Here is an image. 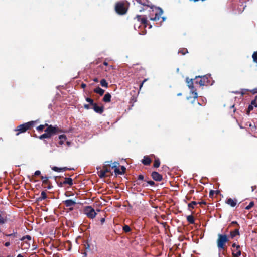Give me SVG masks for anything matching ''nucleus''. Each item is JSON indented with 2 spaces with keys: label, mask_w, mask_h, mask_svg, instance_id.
<instances>
[{
  "label": "nucleus",
  "mask_w": 257,
  "mask_h": 257,
  "mask_svg": "<svg viewBox=\"0 0 257 257\" xmlns=\"http://www.w3.org/2000/svg\"><path fill=\"white\" fill-rule=\"evenodd\" d=\"M138 180L145 181L144 176L142 174L139 175L138 177Z\"/></svg>",
  "instance_id": "nucleus-48"
},
{
  "label": "nucleus",
  "mask_w": 257,
  "mask_h": 257,
  "mask_svg": "<svg viewBox=\"0 0 257 257\" xmlns=\"http://www.w3.org/2000/svg\"><path fill=\"white\" fill-rule=\"evenodd\" d=\"M246 91H248V90H247V89L242 90L241 92H240L241 95L243 96L246 93Z\"/></svg>",
  "instance_id": "nucleus-49"
},
{
  "label": "nucleus",
  "mask_w": 257,
  "mask_h": 257,
  "mask_svg": "<svg viewBox=\"0 0 257 257\" xmlns=\"http://www.w3.org/2000/svg\"><path fill=\"white\" fill-rule=\"evenodd\" d=\"M63 183L65 184H68L69 186H72L73 185V180L71 178H65Z\"/></svg>",
  "instance_id": "nucleus-23"
},
{
  "label": "nucleus",
  "mask_w": 257,
  "mask_h": 257,
  "mask_svg": "<svg viewBox=\"0 0 257 257\" xmlns=\"http://www.w3.org/2000/svg\"><path fill=\"white\" fill-rule=\"evenodd\" d=\"M93 91L95 93L99 94L100 96L103 95L104 93V90L99 87H96Z\"/></svg>",
  "instance_id": "nucleus-22"
},
{
  "label": "nucleus",
  "mask_w": 257,
  "mask_h": 257,
  "mask_svg": "<svg viewBox=\"0 0 257 257\" xmlns=\"http://www.w3.org/2000/svg\"><path fill=\"white\" fill-rule=\"evenodd\" d=\"M254 202L251 201L249 203V205L245 207V209L246 210H249L254 206Z\"/></svg>",
  "instance_id": "nucleus-39"
},
{
  "label": "nucleus",
  "mask_w": 257,
  "mask_h": 257,
  "mask_svg": "<svg viewBox=\"0 0 257 257\" xmlns=\"http://www.w3.org/2000/svg\"><path fill=\"white\" fill-rule=\"evenodd\" d=\"M112 168L114 169V172L116 174L121 175L123 174V172H121L116 165H112Z\"/></svg>",
  "instance_id": "nucleus-26"
},
{
  "label": "nucleus",
  "mask_w": 257,
  "mask_h": 257,
  "mask_svg": "<svg viewBox=\"0 0 257 257\" xmlns=\"http://www.w3.org/2000/svg\"><path fill=\"white\" fill-rule=\"evenodd\" d=\"M84 212L87 217L90 218H94L96 215V213L95 212V210L90 206H87L85 208Z\"/></svg>",
  "instance_id": "nucleus-7"
},
{
  "label": "nucleus",
  "mask_w": 257,
  "mask_h": 257,
  "mask_svg": "<svg viewBox=\"0 0 257 257\" xmlns=\"http://www.w3.org/2000/svg\"><path fill=\"white\" fill-rule=\"evenodd\" d=\"M59 139H60L59 142V144L62 145L64 144V142L66 140L67 138L65 135H61L59 136Z\"/></svg>",
  "instance_id": "nucleus-24"
},
{
  "label": "nucleus",
  "mask_w": 257,
  "mask_h": 257,
  "mask_svg": "<svg viewBox=\"0 0 257 257\" xmlns=\"http://www.w3.org/2000/svg\"><path fill=\"white\" fill-rule=\"evenodd\" d=\"M235 226L236 227H239L240 228V225L237 222V221H232L229 225V227H231L232 226Z\"/></svg>",
  "instance_id": "nucleus-37"
},
{
  "label": "nucleus",
  "mask_w": 257,
  "mask_h": 257,
  "mask_svg": "<svg viewBox=\"0 0 257 257\" xmlns=\"http://www.w3.org/2000/svg\"><path fill=\"white\" fill-rule=\"evenodd\" d=\"M239 228V227H236L234 230L230 232V236L231 238H234L237 235H240Z\"/></svg>",
  "instance_id": "nucleus-18"
},
{
  "label": "nucleus",
  "mask_w": 257,
  "mask_h": 257,
  "mask_svg": "<svg viewBox=\"0 0 257 257\" xmlns=\"http://www.w3.org/2000/svg\"><path fill=\"white\" fill-rule=\"evenodd\" d=\"M45 132H49V133L52 137L54 135H56L59 133L62 132V131L59 129L58 126L48 124L47 127L45 130Z\"/></svg>",
  "instance_id": "nucleus-6"
},
{
  "label": "nucleus",
  "mask_w": 257,
  "mask_h": 257,
  "mask_svg": "<svg viewBox=\"0 0 257 257\" xmlns=\"http://www.w3.org/2000/svg\"><path fill=\"white\" fill-rule=\"evenodd\" d=\"M85 248L86 250H90V245L88 242H86L84 244Z\"/></svg>",
  "instance_id": "nucleus-47"
},
{
  "label": "nucleus",
  "mask_w": 257,
  "mask_h": 257,
  "mask_svg": "<svg viewBox=\"0 0 257 257\" xmlns=\"http://www.w3.org/2000/svg\"><path fill=\"white\" fill-rule=\"evenodd\" d=\"M160 161L159 158H156L155 159L154 164H153V167L154 168H158L160 166Z\"/></svg>",
  "instance_id": "nucleus-28"
},
{
  "label": "nucleus",
  "mask_w": 257,
  "mask_h": 257,
  "mask_svg": "<svg viewBox=\"0 0 257 257\" xmlns=\"http://www.w3.org/2000/svg\"><path fill=\"white\" fill-rule=\"evenodd\" d=\"M10 242H9V241L6 242L5 243V244H4V245H5L6 247H8V246H10Z\"/></svg>",
  "instance_id": "nucleus-54"
},
{
  "label": "nucleus",
  "mask_w": 257,
  "mask_h": 257,
  "mask_svg": "<svg viewBox=\"0 0 257 257\" xmlns=\"http://www.w3.org/2000/svg\"><path fill=\"white\" fill-rule=\"evenodd\" d=\"M86 101L87 102H89V104L92 106H93L94 105V104L95 103H94L93 100L89 97L86 98Z\"/></svg>",
  "instance_id": "nucleus-38"
},
{
  "label": "nucleus",
  "mask_w": 257,
  "mask_h": 257,
  "mask_svg": "<svg viewBox=\"0 0 257 257\" xmlns=\"http://www.w3.org/2000/svg\"><path fill=\"white\" fill-rule=\"evenodd\" d=\"M226 203L229 205L230 206L233 207L236 206L237 201L236 199H232L231 198H228L226 201Z\"/></svg>",
  "instance_id": "nucleus-19"
},
{
  "label": "nucleus",
  "mask_w": 257,
  "mask_h": 257,
  "mask_svg": "<svg viewBox=\"0 0 257 257\" xmlns=\"http://www.w3.org/2000/svg\"><path fill=\"white\" fill-rule=\"evenodd\" d=\"M94 111L99 114H102L104 111V107L103 106H98L97 103L94 104L92 106V108Z\"/></svg>",
  "instance_id": "nucleus-12"
},
{
  "label": "nucleus",
  "mask_w": 257,
  "mask_h": 257,
  "mask_svg": "<svg viewBox=\"0 0 257 257\" xmlns=\"http://www.w3.org/2000/svg\"><path fill=\"white\" fill-rule=\"evenodd\" d=\"M39 138L41 140H43L45 138H49V136L44 133V134L41 135V136H40L39 137Z\"/></svg>",
  "instance_id": "nucleus-43"
},
{
  "label": "nucleus",
  "mask_w": 257,
  "mask_h": 257,
  "mask_svg": "<svg viewBox=\"0 0 257 257\" xmlns=\"http://www.w3.org/2000/svg\"><path fill=\"white\" fill-rule=\"evenodd\" d=\"M146 81H147V79H145L143 81V82H142V83H141V84H140V88L142 87V86H143V85L144 83L145 82H146Z\"/></svg>",
  "instance_id": "nucleus-56"
},
{
  "label": "nucleus",
  "mask_w": 257,
  "mask_h": 257,
  "mask_svg": "<svg viewBox=\"0 0 257 257\" xmlns=\"http://www.w3.org/2000/svg\"><path fill=\"white\" fill-rule=\"evenodd\" d=\"M111 95L110 93H107L104 95V97L103 98V101L105 103L110 102L111 101Z\"/></svg>",
  "instance_id": "nucleus-20"
},
{
  "label": "nucleus",
  "mask_w": 257,
  "mask_h": 257,
  "mask_svg": "<svg viewBox=\"0 0 257 257\" xmlns=\"http://www.w3.org/2000/svg\"><path fill=\"white\" fill-rule=\"evenodd\" d=\"M229 241V237L226 234H218V238L216 240L217 247L219 250L225 251L227 249L226 243Z\"/></svg>",
  "instance_id": "nucleus-2"
},
{
  "label": "nucleus",
  "mask_w": 257,
  "mask_h": 257,
  "mask_svg": "<svg viewBox=\"0 0 257 257\" xmlns=\"http://www.w3.org/2000/svg\"><path fill=\"white\" fill-rule=\"evenodd\" d=\"M74 170V169H72V168H68L66 167H62L61 168V170H62V172H64V171H65L66 170Z\"/></svg>",
  "instance_id": "nucleus-46"
},
{
  "label": "nucleus",
  "mask_w": 257,
  "mask_h": 257,
  "mask_svg": "<svg viewBox=\"0 0 257 257\" xmlns=\"http://www.w3.org/2000/svg\"><path fill=\"white\" fill-rule=\"evenodd\" d=\"M240 245H238L236 248L232 250V254L233 257H239L241 255V251L240 250Z\"/></svg>",
  "instance_id": "nucleus-15"
},
{
  "label": "nucleus",
  "mask_w": 257,
  "mask_h": 257,
  "mask_svg": "<svg viewBox=\"0 0 257 257\" xmlns=\"http://www.w3.org/2000/svg\"><path fill=\"white\" fill-rule=\"evenodd\" d=\"M81 87L82 88H85L86 87V85L84 83H82L81 85Z\"/></svg>",
  "instance_id": "nucleus-57"
},
{
  "label": "nucleus",
  "mask_w": 257,
  "mask_h": 257,
  "mask_svg": "<svg viewBox=\"0 0 257 257\" xmlns=\"http://www.w3.org/2000/svg\"><path fill=\"white\" fill-rule=\"evenodd\" d=\"M63 185H65V184H63V182H60L59 184V186L60 187H63Z\"/></svg>",
  "instance_id": "nucleus-62"
},
{
  "label": "nucleus",
  "mask_w": 257,
  "mask_h": 257,
  "mask_svg": "<svg viewBox=\"0 0 257 257\" xmlns=\"http://www.w3.org/2000/svg\"><path fill=\"white\" fill-rule=\"evenodd\" d=\"M48 126V124L45 123L44 125L43 124L40 125L39 126L37 127L36 129L38 132H42L43 130V129L44 128V127L45 126Z\"/></svg>",
  "instance_id": "nucleus-32"
},
{
  "label": "nucleus",
  "mask_w": 257,
  "mask_h": 257,
  "mask_svg": "<svg viewBox=\"0 0 257 257\" xmlns=\"http://www.w3.org/2000/svg\"><path fill=\"white\" fill-rule=\"evenodd\" d=\"M114 9L117 14L124 15L128 11V3L126 1H118L115 3Z\"/></svg>",
  "instance_id": "nucleus-1"
},
{
  "label": "nucleus",
  "mask_w": 257,
  "mask_h": 257,
  "mask_svg": "<svg viewBox=\"0 0 257 257\" xmlns=\"http://www.w3.org/2000/svg\"><path fill=\"white\" fill-rule=\"evenodd\" d=\"M98 176L100 178H105L106 177L110 176L109 175L106 174L103 170L101 169L98 173Z\"/></svg>",
  "instance_id": "nucleus-25"
},
{
  "label": "nucleus",
  "mask_w": 257,
  "mask_h": 257,
  "mask_svg": "<svg viewBox=\"0 0 257 257\" xmlns=\"http://www.w3.org/2000/svg\"><path fill=\"white\" fill-rule=\"evenodd\" d=\"M41 179L42 180V184L43 185H47V186H45L44 187L48 189H51L52 188V185L51 184V182L49 180V177L47 176H41Z\"/></svg>",
  "instance_id": "nucleus-8"
},
{
  "label": "nucleus",
  "mask_w": 257,
  "mask_h": 257,
  "mask_svg": "<svg viewBox=\"0 0 257 257\" xmlns=\"http://www.w3.org/2000/svg\"><path fill=\"white\" fill-rule=\"evenodd\" d=\"M253 109V106L251 104H250L249 106H248V109H247V114H249L250 112Z\"/></svg>",
  "instance_id": "nucleus-42"
},
{
  "label": "nucleus",
  "mask_w": 257,
  "mask_h": 257,
  "mask_svg": "<svg viewBox=\"0 0 257 257\" xmlns=\"http://www.w3.org/2000/svg\"><path fill=\"white\" fill-rule=\"evenodd\" d=\"M188 52V50L185 48H181L179 49L178 51V53H181L183 55L186 54Z\"/></svg>",
  "instance_id": "nucleus-31"
},
{
  "label": "nucleus",
  "mask_w": 257,
  "mask_h": 257,
  "mask_svg": "<svg viewBox=\"0 0 257 257\" xmlns=\"http://www.w3.org/2000/svg\"><path fill=\"white\" fill-rule=\"evenodd\" d=\"M186 82L187 84V86L188 88L190 89L191 91L192 92L193 96V97L194 98H197L198 97V94L196 92V90L195 89L194 86H193V79H189V78H186Z\"/></svg>",
  "instance_id": "nucleus-5"
},
{
  "label": "nucleus",
  "mask_w": 257,
  "mask_h": 257,
  "mask_svg": "<svg viewBox=\"0 0 257 257\" xmlns=\"http://www.w3.org/2000/svg\"><path fill=\"white\" fill-rule=\"evenodd\" d=\"M237 246V245L236 244V243H233L232 244V247H233V248H235V247H236V246Z\"/></svg>",
  "instance_id": "nucleus-61"
},
{
  "label": "nucleus",
  "mask_w": 257,
  "mask_h": 257,
  "mask_svg": "<svg viewBox=\"0 0 257 257\" xmlns=\"http://www.w3.org/2000/svg\"><path fill=\"white\" fill-rule=\"evenodd\" d=\"M214 193H215V191L210 190V191L209 192V197H212Z\"/></svg>",
  "instance_id": "nucleus-50"
},
{
  "label": "nucleus",
  "mask_w": 257,
  "mask_h": 257,
  "mask_svg": "<svg viewBox=\"0 0 257 257\" xmlns=\"http://www.w3.org/2000/svg\"><path fill=\"white\" fill-rule=\"evenodd\" d=\"M121 172H123V174H124V173H125V170H126V169H125V167H124V166H122L121 167Z\"/></svg>",
  "instance_id": "nucleus-52"
},
{
  "label": "nucleus",
  "mask_w": 257,
  "mask_h": 257,
  "mask_svg": "<svg viewBox=\"0 0 257 257\" xmlns=\"http://www.w3.org/2000/svg\"><path fill=\"white\" fill-rule=\"evenodd\" d=\"M107 164L104 165L103 166L102 170L107 174V173H110V175H112V173H111V170L113 169L112 168V166L110 164H109V162H106Z\"/></svg>",
  "instance_id": "nucleus-11"
},
{
  "label": "nucleus",
  "mask_w": 257,
  "mask_h": 257,
  "mask_svg": "<svg viewBox=\"0 0 257 257\" xmlns=\"http://www.w3.org/2000/svg\"><path fill=\"white\" fill-rule=\"evenodd\" d=\"M137 2L143 6H149V1L146 0H137Z\"/></svg>",
  "instance_id": "nucleus-30"
},
{
  "label": "nucleus",
  "mask_w": 257,
  "mask_h": 257,
  "mask_svg": "<svg viewBox=\"0 0 257 257\" xmlns=\"http://www.w3.org/2000/svg\"><path fill=\"white\" fill-rule=\"evenodd\" d=\"M7 221L6 213L4 211H0V225L5 224Z\"/></svg>",
  "instance_id": "nucleus-14"
},
{
  "label": "nucleus",
  "mask_w": 257,
  "mask_h": 257,
  "mask_svg": "<svg viewBox=\"0 0 257 257\" xmlns=\"http://www.w3.org/2000/svg\"><path fill=\"white\" fill-rule=\"evenodd\" d=\"M66 207H72L75 205L76 203L71 199H68L63 201Z\"/></svg>",
  "instance_id": "nucleus-17"
},
{
  "label": "nucleus",
  "mask_w": 257,
  "mask_h": 257,
  "mask_svg": "<svg viewBox=\"0 0 257 257\" xmlns=\"http://www.w3.org/2000/svg\"><path fill=\"white\" fill-rule=\"evenodd\" d=\"M197 204H198V203L196 202V201H192L191 202L189 203L188 204V207L189 209H190V208L193 209V208H194V206L197 205Z\"/></svg>",
  "instance_id": "nucleus-34"
},
{
  "label": "nucleus",
  "mask_w": 257,
  "mask_h": 257,
  "mask_svg": "<svg viewBox=\"0 0 257 257\" xmlns=\"http://www.w3.org/2000/svg\"><path fill=\"white\" fill-rule=\"evenodd\" d=\"M47 198V194L45 191H43L41 193V196L37 198L38 201H41L43 200L46 199Z\"/></svg>",
  "instance_id": "nucleus-21"
},
{
  "label": "nucleus",
  "mask_w": 257,
  "mask_h": 257,
  "mask_svg": "<svg viewBox=\"0 0 257 257\" xmlns=\"http://www.w3.org/2000/svg\"><path fill=\"white\" fill-rule=\"evenodd\" d=\"M187 221L191 224H194V218L193 216L192 215H189L187 217Z\"/></svg>",
  "instance_id": "nucleus-27"
},
{
  "label": "nucleus",
  "mask_w": 257,
  "mask_h": 257,
  "mask_svg": "<svg viewBox=\"0 0 257 257\" xmlns=\"http://www.w3.org/2000/svg\"><path fill=\"white\" fill-rule=\"evenodd\" d=\"M198 204H204L205 205L206 204V202L205 201H202V202H197Z\"/></svg>",
  "instance_id": "nucleus-60"
},
{
  "label": "nucleus",
  "mask_w": 257,
  "mask_h": 257,
  "mask_svg": "<svg viewBox=\"0 0 257 257\" xmlns=\"http://www.w3.org/2000/svg\"><path fill=\"white\" fill-rule=\"evenodd\" d=\"M36 122V121H31L17 126L14 130L17 132L16 135L19 136L20 134L24 133L27 131L30 130L33 127Z\"/></svg>",
  "instance_id": "nucleus-3"
},
{
  "label": "nucleus",
  "mask_w": 257,
  "mask_h": 257,
  "mask_svg": "<svg viewBox=\"0 0 257 257\" xmlns=\"http://www.w3.org/2000/svg\"><path fill=\"white\" fill-rule=\"evenodd\" d=\"M135 19H137V21L140 22L141 24H144L145 27H147L148 21L146 17H141L140 15H137Z\"/></svg>",
  "instance_id": "nucleus-16"
},
{
  "label": "nucleus",
  "mask_w": 257,
  "mask_h": 257,
  "mask_svg": "<svg viewBox=\"0 0 257 257\" xmlns=\"http://www.w3.org/2000/svg\"><path fill=\"white\" fill-rule=\"evenodd\" d=\"M151 177L153 180L156 181H161L163 180L162 175L156 171H153L152 172Z\"/></svg>",
  "instance_id": "nucleus-10"
},
{
  "label": "nucleus",
  "mask_w": 257,
  "mask_h": 257,
  "mask_svg": "<svg viewBox=\"0 0 257 257\" xmlns=\"http://www.w3.org/2000/svg\"><path fill=\"white\" fill-rule=\"evenodd\" d=\"M251 92H252L253 94L257 93V88H255L251 91H250Z\"/></svg>",
  "instance_id": "nucleus-55"
},
{
  "label": "nucleus",
  "mask_w": 257,
  "mask_h": 257,
  "mask_svg": "<svg viewBox=\"0 0 257 257\" xmlns=\"http://www.w3.org/2000/svg\"><path fill=\"white\" fill-rule=\"evenodd\" d=\"M145 181H146L147 182V184H149L152 186H153L155 185V182L153 181H151V180H150V181H147L146 179L145 180Z\"/></svg>",
  "instance_id": "nucleus-45"
},
{
  "label": "nucleus",
  "mask_w": 257,
  "mask_h": 257,
  "mask_svg": "<svg viewBox=\"0 0 257 257\" xmlns=\"http://www.w3.org/2000/svg\"><path fill=\"white\" fill-rule=\"evenodd\" d=\"M52 170L55 172H62L61 168H59L56 166L52 167Z\"/></svg>",
  "instance_id": "nucleus-41"
},
{
  "label": "nucleus",
  "mask_w": 257,
  "mask_h": 257,
  "mask_svg": "<svg viewBox=\"0 0 257 257\" xmlns=\"http://www.w3.org/2000/svg\"><path fill=\"white\" fill-rule=\"evenodd\" d=\"M100 84L102 87L106 88L108 87V84L104 79H103L100 81Z\"/></svg>",
  "instance_id": "nucleus-33"
},
{
  "label": "nucleus",
  "mask_w": 257,
  "mask_h": 257,
  "mask_svg": "<svg viewBox=\"0 0 257 257\" xmlns=\"http://www.w3.org/2000/svg\"><path fill=\"white\" fill-rule=\"evenodd\" d=\"M93 81H94V82H98V78H94V79H93Z\"/></svg>",
  "instance_id": "nucleus-63"
},
{
  "label": "nucleus",
  "mask_w": 257,
  "mask_h": 257,
  "mask_svg": "<svg viewBox=\"0 0 257 257\" xmlns=\"http://www.w3.org/2000/svg\"><path fill=\"white\" fill-rule=\"evenodd\" d=\"M252 58L253 59V61L254 63H257V51H255L253 53Z\"/></svg>",
  "instance_id": "nucleus-36"
},
{
  "label": "nucleus",
  "mask_w": 257,
  "mask_h": 257,
  "mask_svg": "<svg viewBox=\"0 0 257 257\" xmlns=\"http://www.w3.org/2000/svg\"><path fill=\"white\" fill-rule=\"evenodd\" d=\"M45 134L49 136V138H50L51 137V136L49 133V132H45Z\"/></svg>",
  "instance_id": "nucleus-58"
},
{
  "label": "nucleus",
  "mask_w": 257,
  "mask_h": 257,
  "mask_svg": "<svg viewBox=\"0 0 257 257\" xmlns=\"http://www.w3.org/2000/svg\"><path fill=\"white\" fill-rule=\"evenodd\" d=\"M157 11L155 13V16L154 18H151L150 20H153V21H157L159 20L160 18H161V15L163 14V10L160 8H157Z\"/></svg>",
  "instance_id": "nucleus-13"
},
{
  "label": "nucleus",
  "mask_w": 257,
  "mask_h": 257,
  "mask_svg": "<svg viewBox=\"0 0 257 257\" xmlns=\"http://www.w3.org/2000/svg\"><path fill=\"white\" fill-rule=\"evenodd\" d=\"M251 104L254 106V107H257V96H255L254 100L251 101Z\"/></svg>",
  "instance_id": "nucleus-40"
},
{
  "label": "nucleus",
  "mask_w": 257,
  "mask_h": 257,
  "mask_svg": "<svg viewBox=\"0 0 257 257\" xmlns=\"http://www.w3.org/2000/svg\"><path fill=\"white\" fill-rule=\"evenodd\" d=\"M151 157H155L154 155H151V156H145L143 159L141 160V162L143 164L146 166L150 165L152 162V159Z\"/></svg>",
  "instance_id": "nucleus-9"
},
{
  "label": "nucleus",
  "mask_w": 257,
  "mask_h": 257,
  "mask_svg": "<svg viewBox=\"0 0 257 257\" xmlns=\"http://www.w3.org/2000/svg\"><path fill=\"white\" fill-rule=\"evenodd\" d=\"M105 221V218H102L100 220L101 223L102 224Z\"/></svg>",
  "instance_id": "nucleus-59"
},
{
  "label": "nucleus",
  "mask_w": 257,
  "mask_h": 257,
  "mask_svg": "<svg viewBox=\"0 0 257 257\" xmlns=\"http://www.w3.org/2000/svg\"><path fill=\"white\" fill-rule=\"evenodd\" d=\"M41 174V172L39 170L36 171L35 172L34 175L35 176H39Z\"/></svg>",
  "instance_id": "nucleus-51"
},
{
  "label": "nucleus",
  "mask_w": 257,
  "mask_h": 257,
  "mask_svg": "<svg viewBox=\"0 0 257 257\" xmlns=\"http://www.w3.org/2000/svg\"><path fill=\"white\" fill-rule=\"evenodd\" d=\"M123 230L124 232L125 233H127V232H129L131 231V229L130 228V227L127 225H125L123 227Z\"/></svg>",
  "instance_id": "nucleus-35"
},
{
  "label": "nucleus",
  "mask_w": 257,
  "mask_h": 257,
  "mask_svg": "<svg viewBox=\"0 0 257 257\" xmlns=\"http://www.w3.org/2000/svg\"><path fill=\"white\" fill-rule=\"evenodd\" d=\"M6 236L11 237V240H13V238L17 237V232H14L11 234H4Z\"/></svg>",
  "instance_id": "nucleus-29"
},
{
  "label": "nucleus",
  "mask_w": 257,
  "mask_h": 257,
  "mask_svg": "<svg viewBox=\"0 0 257 257\" xmlns=\"http://www.w3.org/2000/svg\"><path fill=\"white\" fill-rule=\"evenodd\" d=\"M210 75H204V76H196L195 79V84H199L200 86H203L205 85H208L210 84V81L208 78Z\"/></svg>",
  "instance_id": "nucleus-4"
},
{
  "label": "nucleus",
  "mask_w": 257,
  "mask_h": 257,
  "mask_svg": "<svg viewBox=\"0 0 257 257\" xmlns=\"http://www.w3.org/2000/svg\"><path fill=\"white\" fill-rule=\"evenodd\" d=\"M26 239H27V240H31V237L30 235H26L25 236H23V237L21 239V240H25Z\"/></svg>",
  "instance_id": "nucleus-44"
},
{
  "label": "nucleus",
  "mask_w": 257,
  "mask_h": 257,
  "mask_svg": "<svg viewBox=\"0 0 257 257\" xmlns=\"http://www.w3.org/2000/svg\"><path fill=\"white\" fill-rule=\"evenodd\" d=\"M84 107L86 109H90V104H84Z\"/></svg>",
  "instance_id": "nucleus-53"
},
{
  "label": "nucleus",
  "mask_w": 257,
  "mask_h": 257,
  "mask_svg": "<svg viewBox=\"0 0 257 257\" xmlns=\"http://www.w3.org/2000/svg\"><path fill=\"white\" fill-rule=\"evenodd\" d=\"M17 257H23V256L21 254H19Z\"/></svg>",
  "instance_id": "nucleus-64"
}]
</instances>
